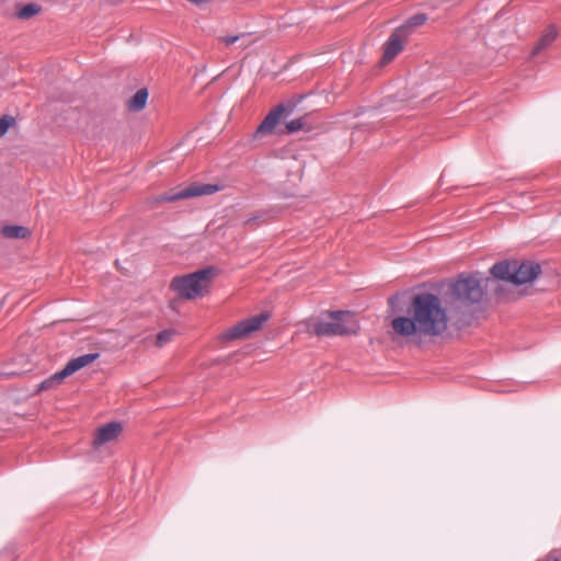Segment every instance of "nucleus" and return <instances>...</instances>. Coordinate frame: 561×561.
Segmentation results:
<instances>
[{
    "mask_svg": "<svg viewBox=\"0 0 561 561\" xmlns=\"http://www.w3.org/2000/svg\"><path fill=\"white\" fill-rule=\"evenodd\" d=\"M449 316L442 299L432 293H420L413 296L407 316H398L391 320L392 339L403 337L407 341L422 344L425 339L442 336L448 329Z\"/></svg>",
    "mask_w": 561,
    "mask_h": 561,
    "instance_id": "f257e3e1",
    "label": "nucleus"
},
{
    "mask_svg": "<svg viewBox=\"0 0 561 561\" xmlns=\"http://www.w3.org/2000/svg\"><path fill=\"white\" fill-rule=\"evenodd\" d=\"M217 270L213 266L201 268L193 273L174 277L170 288L182 299L194 300L209 293Z\"/></svg>",
    "mask_w": 561,
    "mask_h": 561,
    "instance_id": "f03ea898",
    "label": "nucleus"
},
{
    "mask_svg": "<svg viewBox=\"0 0 561 561\" xmlns=\"http://www.w3.org/2000/svg\"><path fill=\"white\" fill-rule=\"evenodd\" d=\"M490 273L494 278L523 285L534 282L541 273L539 263L527 260H503L495 263Z\"/></svg>",
    "mask_w": 561,
    "mask_h": 561,
    "instance_id": "7ed1b4c3",
    "label": "nucleus"
},
{
    "mask_svg": "<svg viewBox=\"0 0 561 561\" xmlns=\"http://www.w3.org/2000/svg\"><path fill=\"white\" fill-rule=\"evenodd\" d=\"M331 321H320L313 325V332L318 336H336L355 334L359 324L355 316L350 311H331Z\"/></svg>",
    "mask_w": 561,
    "mask_h": 561,
    "instance_id": "20e7f679",
    "label": "nucleus"
},
{
    "mask_svg": "<svg viewBox=\"0 0 561 561\" xmlns=\"http://www.w3.org/2000/svg\"><path fill=\"white\" fill-rule=\"evenodd\" d=\"M482 296L481 282L474 276L461 275L450 284L449 302L458 309L479 302Z\"/></svg>",
    "mask_w": 561,
    "mask_h": 561,
    "instance_id": "39448f33",
    "label": "nucleus"
},
{
    "mask_svg": "<svg viewBox=\"0 0 561 561\" xmlns=\"http://www.w3.org/2000/svg\"><path fill=\"white\" fill-rule=\"evenodd\" d=\"M99 357L98 353H89L81 356H78L76 358H72L69 360L66 366L48 377L47 379L43 380L35 390V393H39L42 391H46L49 389H53L61 383V381L75 374L76 371L80 370L81 368L90 365Z\"/></svg>",
    "mask_w": 561,
    "mask_h": 561,
    "instance_id": "423d86ee",
    "label": "nucleus"
},
{
    "mask_svg": "<svg viewBox=\"0 0 561 561\" xmlns=\"http://www.w3.org/2000/svg\"><path fill=\"white\" fill-rule=\"evenodd\" d=\"M268 319L267 313H260L238 322L236 325L226 330L220 334V340L224 342L244 339L252 332L262 328L264 322Z\"/></svg>",
    "mask_w": 561,
    "mask_h": 561,
    "instance_id": "0eeeda50",
    "label": "nucleus"
},
{
    "mask_svg": "<svg viewBox=\"0 0 561 561\" xmlns=\"http://www.w3.org/2000/svg\"><path fill=\"white\" fill-rule=\"evenodd\" d=\"M218 191L217 185L211 184H192L191 186L179 191L178 193H164L159 195L156 201L159 203L175 202L183 198L209 195Z\"/></svg>",
    "mask_w": 561,
    "mask_h": 561,
    "instance_id": "6e6552de",
    "label": "nucleus"
},
{
    "mask_svg": "<svg viewBox=\"0 0 561 561\" xmlns=\"http://www.w3.org/2000/svg\"><path fill=\"white\" fill-rule=\"evenodd\" d=\"M293 112L291 107L284 104H278L272 108L264 117L262 123L257 126L255 135H271L274 133L275 127L283 117H288Z\"/></svg>",
    "mask_w": 561,
    "mask_h": 561,
    "instance_id": "1a4fd4ad",
    "label": "nucleus"
},
{
    "mask_svg": "<svg viewBox=\"0 0 561 561\" xmlns=\"http://www.w3.org/2000/svg\"><path fill=\"white\" fill-rule=\"evenodd\" d=\"M409 36L405 28H396L383 45L382 62L387 64L393 60L403 49Z\"/></svg>",
    "mask_w": 561,
    "mask_h": 561,
    "instance_id": "9d476101",
    "label": "nucleus"
},
{
    "mask_svg": "<svg viewBox=\"0 0 561 561\" xmlns=\"http://www.w3.org/2000/svg\"><path fill=\"white\" fill-rule=\"evenodd\" d=\"M123 432V425L119 422H110L95 431L93 446L100 447L105 443L115 440Z\"/></svg>",
    "mask_w": 561,
    "mask_h": 561,
    "instance_id": "9b49d317",
    "label": "nucleus"
},
{
    "mask_svg": "<svg viewBox=\"0 0 561 561\" xmlns=\"http://www.w3.org/2000/svg\"><path fill=\"white\" fill-rule=\"evenodd\" d=\"M310 118L311 114H306L301 117L291 119L286 124V133L294 134L300 130L310 131L313 127Z\"/></svg>",
    "mask_w": 561,
    "mask_h": 561,
    "instance_id": "f8f14e48",
    "label": "nucleus"
},
{
    "mask_svg": "<svg viewBox=\"0 0 561 561\" xmlns=\"http://www.w3.org/2000/svg\"><path fill=\"white\" fill-rule=\"evenodd\" d=\"M557 37V31L553 26H550L539 38L531 51V56L538 55L540 51L546 49Z\"/></svg>",
    "mask_w": 561,
    "mask_h": 561,
    "instance_id": "ddd939ff",
    "label": "nucleus"
},
{
    "mask_svg": "<svg viewBox=\"0 0 561 561\" xmlns=\"http://www.w3.org/2000/svg\"><path fill=\"white\" fill-rule=\"evenodd\" d=\"M148 99V90L147 89H139L135 95L128 100L127 107L129 111H140L146 106Z\"/></svg>",
    "mask_w": 561,
    "mask_h": 561,
    "instance_id": "4468645a",
    "label": "nucleus"
},
{
    "mask_svg": "<svg viewBox=\"0 0 561 561\" xmlns=\"http://www.w3.org/2000/svg\"><path fill=\"white\" fill-rule=\"evenodd\" d=\"M1 232L9 239H24L30 234L28 229L23 226H4Z\"/></svg>",
    "mask_w": 561,
    "mask_h": 561,
    "instance_id": "2eb2a0df",
    "label": "nucleus"
},
{
    "mask_svg": "<svg viewBox=\"0 0 561 561\" xmlns=\"http://www.w3.org/2000/svg\"><path fill=\"white\" fill-rule=\"evenodd\" d=\"M427 21V16L424 13H417L407 20V22L398 28H405L407 36L411 34V31L417 26L423 25Z\"/></svg>",
    "mask_w": 561,
    "mask_h": 561,
    "instance_id": "dca6fc26",
    "label": "nucleus"
},
{
    "mask_svg": "<svg viewBox=\"0 0 561 561\" xmlns=\"http://www.w3.org/2000/svg\"><path fill=\"white\" fill-rule=\"evenodd\" d=\"M41 7L36 3H27L25 5H21L18 8L15 13L16 18L20 20H28L39 13Z\"/></svg>",
    "mask_w": 561,
    "mask_h": 561,
    "instance_id": "f3484780",
    "label": "nucleus"
},
{
    "mask_svg": "<svg viewBox=\"0 0 561 561\" xmlns=\"http://www.w3.org/2000/svg\"><path fill=\"white\" fill-rule=\"evenodd\" d=\"M275 217V211L273 209H265L257 211L255 215L249 217L244 221V226H252L254 222H267L270 219Z\"/></svg>",
    "mask_w": 561,
    "mask_h": 561,
    "instance_id": "a211bd4d",
    "label": "nucleus"
},
{
    "mask_svg": "<svg viewBox=\"0 0 561 561\" xmlns=\"http://www.w3.org/2000/svg\"><path fill=\"white\" fill-rule=\"evenodd\" d=\"M175 335V331L172 329L163 330L158 333L156 337V345L159 347L164 346L169 342L172 341L173 336Z\"/></svg>",
    "mask_w": 561,
    "mask_h": 561,
    "instance_id": "6ab92c4d",
    "label": "nucleus"
},
{
    "mask_svg": "<svg viewBox=\"0 0 561 561\" xmlns=\"http://www.w3.org/2000/svg\"><path fill=\"white\" fill-rule=\"evenodd\" d=\"M13 123L14 118L9 115H3L0 117V138L5 135Z\"/></svg>",
    "mask_w": 561,
    "mask_h": 561,
    "instance_id": "aec40b11",
    "label": "nucleus"
},
{
    "mask_svg": "<svg viewBox=\"0 0 561 561\" xmlns=\"http://www.w3.org/2000/svg\"><path fill=\"white\" fill-rule=\"evenodd\" d=\"M537 561H561V550L553 549Z\"/></svg>",
    "mask_w": 561,
    "mask_h": 561,
    "instance_id": "412c9836",
    "label": "nucleus"
},
{
    "mask_svg": "<svg viewBox=\"0 0 561 561\" xmlns=\"http://www.w3.org/2000/svg\"><path fill=\"white\" fill-rule=\"evenodd\" d=\"M238 39H239V36H238V35H234V36H224V37H221V42H222L225 45H227V46L234 44Z\"/></svg>",
    "mask_w": 561,
    "mask_h": 561,
    "instance_id": "4be33fe9",
    "label": "nucleus"
}]
</instances>
